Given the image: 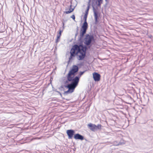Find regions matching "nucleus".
<instances>
[{
    "label": "nucleus",
    "instance_id": "1",
    "mask_svg": "<svg viewBox=\"0 0 153 153\" xmlns=\"http://www.w3.org/2000/svg\"><path fill=\"white\" fill-rule=\"evenodd\" d=\"M87 49L86 46L82 43L73 45L70 52V56L69 58V62L74 59V58L75 56L79 60H83L86 56Z\"/></svg>",
    "mask_w": 153,
    "mask_h": 153
},
{
    "label": "nucleus",
    "instance_id": "2",
    "mask_svg": "<svg viewBox=\"0 0 153 153\" xmlns=\"http://www.w3.org/2000/svg\"><path fill=\"white\" fill-rule=\"evenodd\" d=\"M71 82L67 85H65V87L70 89L74 91L75 88L77 86L79 82V77L76 76L74 78H72Z\"/></svg>",
    "mask_w": 153,
    "mask_h": 153
},
{
    "label": "nucleus",
    "instance_id": "3",
    "mask_svg": "<svg viewBox=\"0 0 153 153\" xmlns=\"http://www.w3.org/2000/svg\"><path fill=\"white\" fill-rule=\"evenodd\" d=\"M79 70L78 67L76 65H73L72 68L69 71L67 75V77L68 81H71L72 78H74L75 73L77 72Z\"/></svg>",
    "mask_w": 153,
    "mask_h": 153
},
{
    "label": "nucleus",
    "instance_id": "4",
    "mask_svg": "<svg viewBox=\"0 0 153 153\" xmlns=\"http://www.w3.org/2000/svg\"><path fill=\"white\" fill-rule=\"evenodd\" d=\"M88 27V24L87 22H84L80 31V34L78 40L82 42V39L84 34L86 33Z\"/></svg>",
    "mask_w": 153,
    "mask_h": 153
},
{
    "label": "nucleus",
    "instance_id": "5",
    "mask_svg": "<svg viewBox=\"0 0 153 153\" xmlns=\"http://www.w3.org/2000/svg\"><path fill=\"white\" fill-rule=\"evenodd\" d=\"M94 40V37L93 35L86 34L84 39V44L87 46L89 45Z\"/></svg>",
    "mask_w": 153,
    "mask_h": 153
},
{
    "label": "nucleus",
    "instance_id": "6",
    "mask_svg": "<svg viewBox=\"0 0 153 153\" xmlns=\"http://www.w3.org/2000/svg\"><path fill=\"white\" fill-rule=\"evenodd\" d=\"M92 7L95 19V22L96 24H97L98 22V19L99 15L98 16V12L97 10L95 9L93 6H92Z\"/></svg>",
    "mask_w": 153,
    "mask_h": 153
},
{
    "label": "nucleus",
    "instance_id": "7",
    "mask_svg": "<svg viewBox=\"0 0 153 153\" xmlns=\"http://www.w3.org/2000/svg\"><path fill=\"white\" fill-rule=\"evenodd\" d=\"M66 133L68 136V138L71 139L75 135V131L72 129L68 130L66 131Z\"/></svg>",
    "mask_w": 153,
    "mask_h": 153
},
{
    "label": "nucleus",
    "instance_id": "8",
    "mask_svg": "<svg viewBox=\"0 0 153 153\" xmlns=\"http://www.w3.org/2000/svg\"><path fill=\"white\" fill-rule=\"evenodd\" d=\"M93 78L94 80L96 81H98L100 80V75L98 73L94 72L93 74Z\"/></svg>",
    "mask_w": 153,
    "mask_h": 153
},
{
    "label": "nucleus",
    "instance_id": "9",
    "mask_svg": "<svg viewBox=\"0 0 153 153\" xmlns=\"http://www.w3.org/2000/svg\"><path fill=\"white\" fill-rule=\"evenodd\" d=\"M74 137L75 140H81L84 139V138L83 136L78 133L75 134Z\"/></svg>",
    "mask_w": 153,
    "mask_h": 153
},
{
    "label": "nucleus",
    "instance_id": "10",
    "mask_svg": "<svg viewBox=\"0 0 153 153\" xmlns=\"http://www.w3.org/2000/svg\"><path fill=\"white\" fill-rule=\"evenodd\" d=\"M88 128L93 131H95V124L91 123L87 125Z\"/></svg>",
    "mask_w": 153,
    "mask_h": 153
},
{
    "label": "nucleus",
    "instance_id": "11",
    "mask_svg": "<svg viewBox=\"0 0 153 153\" xmlns=\"http://www.w3.org/2000/svg\"><path fill=\"white\" fill-rule=\"evenodd\" d=\"M116 142H117V141H114V145L116 146H119L120 145L124 144L126 143V141L123 140H121L117 144H115V143Z\"/></svg>",
    "mask_w": 153,
    "mask_h": 153
},
{
    "label": "nucleus",
    "instance_id": "12",
    "mask_svg": "<svg viewBox=\"0 0 153 153\" xmlns=\"http://www.w3.org/2000/svg\"><path fill=\"white\" fill-rule=\"evenodd\" d=\"M71 7L72 5H71L69 7V10L64 12V13L66 14H68L73 12L74 10V8H72Z\"/></svg>",
    "mask_w": 153,
    "mask_h": 153
},
{
    "label": "nucleus",
    "instance_id": "13",
    "mask_svg": "<svg viewBox=\"0 0 153 153\" xmlns=\"http://www.w3.org/2000/svg\"><path fill=\"white\" fill-rule=\"evenodd\" d=\"M102 126V125L100 124H98L97 126L95 125V131L98 130H101Z\"/></svg>",
    "mask_w": 153,
    "mask_h": 153
},
{
    "label": "nucleus",
    "instance_id": "14",
    "mask_svg": "<svg viewBox=\"0 0 153 153\" xmlns=\"http://www.w3.org/2000/svg\"><path fill=\"white\" fill-rule=\"evenodd\" d=\"M74 91H72L71 90H70L69 88L68 89V90L66 91H65L64 92L63 94L65 95H67L68 94L71 93L73 92Z\"/></svg>",
    "mask_w": 153,
    "mask_h": 153
},
{
    "label": "nucleus",
    "instance_id": "15",
    "mask_svg": "<svg viewBox=\"0 0 153 153\" xmlns=\"http://www.w3.org/2000/svg\"><path fill=\"white\" fill-rule=\"evenodd\" d=\"M102 0H97V1H96L95 3L98 6L100 7L102 3Z\"/></svg>",
    "mask_w": 153,
    "mask_h": 153
},
{
    "label": "nucleus",
    "instance_id": "16",
    "mask_svg": "<svg viewBox=\"0 0 153 153\" xmlns=\"http://www.w3.org/2000/svg\"><path fill=\"white\" fill-rule=\"evenodd\" d=\"M63 28L62 30L61 29V28H60L59 30V32L57 35L59 36H60L61 35L62 33L63 32V29L64 28V23H63Z\"/></svg>",
    "mask_w": 153,
    "mask_h": 153
},
{
    "label": "nucleus",
    "instance_id": "17",
    "mask_svg": "<svg viewBox=\"0 0 153 153\" xmlns=\"http://www.w3.org/2000/svg\"><path fill=\"white\" fill-rule=\"evenodd\" d=\"M60 36L57 35V39L56 41V43H57L59 41V39L60 38Z\"/></svg>",
    "mask_w": 153,
    "mask_h": 153
},
{
    "label": "nucleus",
    "instance_id": "18",
    "mask_svg": "<svg viewBox=\"0 0 153 153\" xmlns=\"http://www.w3.org/2000/svg\"><path fill=\"white\" fill-rule=\"evenodd\" d=\"M88 15V14H85L84 16V22H87L86 20H87V17Z\"/></svg>",
    "mask_w": 153,
    "mask_h": 153
},
{
    "label": "nucleus",
    "instance_id": "19",
    "mask_svg": "<svg viewBox=\"0 0 153 153\" xmlns=\"http://www.w3.org/2000/svg\"><path fill=\"white\" fill-rule=\"evenodd\" d=\"M84 72V71L80 72V73L79 74V75H78V76H77L79 77V78L83 74Z\"/></svg>",
    "mask_w": 153,
    "mask_h": 153
},
{
    "label": "nucleus",
    "instance_id": "20",
    "mask_svg": "<svg viewBox=\"0 0 153 153\" xmlns=\"http://www.w3.org/2000/svg\"><path fill=\"white\" fill-rule=\"evenodd\" d=\"M71 18H72L74 20L75 19V16L74 15H72L71 16Z\"/></svg>",
    "mask_w": 153,
    "mask_h": 153
},
{
    "label": "nucleus",
    "instance_id": "21",
    "mask_svg": "<svg viewBox=\"0 0 153 153\" xmlns=\"http://www.w3.org/2000/svg\"><path fill=\"white\" fill-rule=\"evenodd\" d=\"M88 10H86L85 11V14H88Z\"/></svg>",
    "mask_w": 153,
    "mask_h": 153
},
{
    "label": "nucleus",
    "instance_id": "22",
    "mask_svg": "<svg viewBox=\"0 0 153 153\" xmlns=\"http://www.w3.org/2000/svg\"><path fill=\"white\" fill-rule=\"evenodd\" d=\"M78 31H77L76 33L75 34V37H76V36H77V35H78Z\"/></svg>",
    "mask_w": 153,
    "mask_h": 153
},
{
    "label": "nucleus",
    "instance_id": "23",
    "mask_svg": "<svg viewBox=\"0 0 153 153\" xmlns=\"http://www.w3.org/2000/svg\"><path fill=\"white\" fill-rule=\"evenodd\" d=\"M90 6L89 5H88L87 8H88V9H89L90 8Z\"/></svg>",
    "mask_w": 153,
    "mask_h": 153
},
{
    "label": "nucleus",
    "instance_id": "24",
    "mask_svg": "<svg viewBox=\"0 0 153 153\" xmlns=\"http://www.w3.org/2000/svg\"><path fill=\"white\" fill-rule=\"evenodd\" d=\"M105 1L106 2V4L107 5L108 3V0H105Z\"/></svg>",
    "mask_w": 153,
    "mask_h": 153
},
{
    "label": "nucleus",
    "instance_id": "25",
    "mask_svg": "<svg viewBox=\"0 0 153 153\" xmlns=\"http://www.w3.org/2000/svg\"><path fill=\"white\" fill-rule=\"evenodd\" d=\"M68 82H69V81H68V80H67V81H66L65 82V84H66V83H68Z\"/></svg>",
    "mask_w": 153,
    "mask_h": 153
},
{
    "label": "nucleus",
    "instance_id": "26",
    "mask_svg": "<svg viewBox=\"0 0 153 153\" xmlns=\"http://www.w3.org/2000/svg\"><path fill=\"white\" fill-rule=\"evenodd\" d=\"M90 3L91 2L88 1V5H89L90 6Z\"/></svg>",
    "mask_w": 153,
    "mask_h": 153
},
{
    "label": "nucleus",
    "instance_id": "27",
    "mask_svg": "<svg viewBox=\"0 0 153 153\" xmlns=\"http://www.w3.org/2000/svg\"><path fill=\"white\" fill-rule=\"evenodd\" d=\"M61 88H63V86H62V85H61Z\"/></svg>",
    "mask_w": 153,
    "mask_h": 153
},
{
    "label": "nucleus",
    "instance_id": "28",
    "mask_svg": "<svg viewBox=\"0 0 153 153\" xmlns=\"http://www.w3.org/2000/svg\"><path fill=\"white\" fill-rule=\"evenodd\" d=\"M118 143V142H116L115 143V144H117Z\"/></svg>",
    "mask_w": 153,
    "mask_h": 153
},
{
    "label": "nucleus",
    "instance_id": "29",
    "mask_svg": "<svg viewBox=\"0 0 153 153\" xmlns=\"http://www.w3.org/2000/svg\"><path fill=\"white\" fill-rule=\"evenodd\" d=\"M89 9H88V8H87L86 10H88V11H89Z\"/></svg>",
    "mask_w": 153,
    "mask_h": 153
},
{
    "label": "nucleus",
    "instance_id": "30",
    "mask_svg": "<svg viewBox=\"0 0 153 153\" xmlns=\"http://www.w3.org/2000/svg\"><path fill=\"white\" fill-rule=\"evenodd\" d=\"M88 1H89V2H91V0H88Z\"/></svg>",
    "mask_w": 153,
    "mask_h": 153
},
{
    "label": "nucleus",
    "instance_id": "31",
    "mask_svg": "<svg viewBox=\"0 0 153 153\" xmlns=\"http://www.w3.org/2000/svg\"><path fill=\"white\" fill-rule=\"evenodd\" d=\"M60 95L61 96H62V94H61V93H60Z\"/></svg>",
    "mask_w": 153,
    "mask_h": 153
},
{
    "label": "nucleus",
    "instance_id": "32",
    "mask_svg": "<svg viewBox=\"0 0 153 153\" xmlns=\"http://www.w3.org/2000/svg\"><path fill=\"white\" fill-rule=\"evenodd\" d=\"M60 95L61 96H62V94H61V93H60Z\"/></svg>",
    "mask_w": 153,
    "mask_h": 153
}]
</instances>
